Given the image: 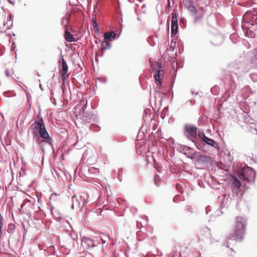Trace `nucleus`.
<instances>
[{
  "instance_id": "nucleus-1",
  "label": "nucleus",
  "mask_w": 257,
  "mask_h": 257,
  "mask_svg": "<svg viewBox=\"0 0 257 257\" xmlns=\"http://www.w3.org/2000/svg\"><path fill=\"white\" fill-rule=\"evenodd\" d=\"M35 126L34 130L32 132L33 141L38 146L44 151V144H47L53 148V139L51 137L48 133L43 119L42 117L38 114L36 120L35 122Z\"/></svg>"
},
{
  "instance_id": "nucleus-2",
  "label": "nucleus",
  "mask_w": 257,
  "mask_h": 257,
  "mask_svg": "<svg viewBox=\"0 0 257 257\" xmlns=\"http://www.w3.org/2000/svg\"><path fill=\"white\" fill-rule=\"evenodd\" d=\"M246 225V220L240 216L236 217V226L235 233L230 236L227 239L226 247H229V244H231V241H241L245 233V226Z\"/></svg>"
},
{
  "instance_id": "nucleus-3",
  "label": "nucleus",
  "mask_w": 257,
  "mask_h": 257,
  "mask_svg": "<svg viewBox=\"0 0 257 257\" xmlns=\"http://www.w3.org/2000/svg\"><path fill=\"white\" fill-rule=\"evenodd\" d=\"M227 71L229 73L230 85L232 87L236 85L235 81L243 73L244 67L241 63L233 62L229 64Z\"/></svg>"
},
{
  "instance_id": "nucleus-4",
  "label": "nucleus",
  "mask_w": 257,
  "mask_h": 257,
  "mask_svg": "<svg viewBox=\"0 0 257 257\" xmlns=\"http://www.w3.org/2000/svg\"><path fill=\"white\" fill-rule=\"evenodd\" d=\"M187 10L189 12L190 15L193 17L195 24L202 23L204 17L203 13L199 12V11H198L196 8L191 4L188 6Z\"/></svg>"
},
{
  "instance_id": "nucleus-5",
  "label": "nucleus",
  "mask_w": 257,
  "mask_h": 257,
  "mask_svg": "<svg viewBox=\"0 0 257 257\" xmlns=\"http://www.w3.org/2000/svg\"><path fill=\"white\" fill-rule=\"evenodd\" d=\"M185 136L189 140H191L195 145L196 143L193 141L191 138H195L197 136V127L192 124L186 123L184 126Z\"/></svg>"
},
{
  "instance_id": "nucleus-6",
  "label": "nucleus",
  "mask_w": 257,
  "mask_h": 257,
  "mask_svg": "<svg viewBox=\"0 0 257 257\" xmlns=\"http://www.w3.org/2000/svg\"><path fill=\"white\" fill-rule=\"evenodd\" d=\"M81 120L86 123L93 124L98 122V117L96 114L85 112L84 110L81 116Z\"/></svg>"
},
{
  "instance_id": "nucleus-7",
  "label": "nucleus",
  "mask_w": 257,
  "mask_h": 257,
  "mask_svg": "<svg viewBox=\"0 0 257 257\" xmlns=\"http://www.w3.org/2000/svg\"><path fill=\"white\" fill-rule=\"evenodd\" d=\"M155 73L154 75L155 80L158 83V84H161V79L160 78L161 72L162 71V65L161 64L157 63L154 68Z\"/></svg>"
},
{
  "instance_id": "nucleus-8",
  "label": "nucleus",
  "mask_w": 257,
  "mask_h": 257,
  "mask_svg": "<svg viewBox=\"0 0 257 257\" xmlns=\"http://www.w3.org/2000/svg\"><path fill=\"white\" fill-rule=\"evenodd\" d=\"M81 242L82 245L86 248H91L95 246L94 241L86 236L81 238Z\"/></svg>"
},
{
  "instance_id": "nucleus-9",
  "label": "nucleus",
  "mask_w": 257,
  "mask_h": 257,
  "mask_svg": "<svg viewBox=\"0 0 257 257\" xmlns=\"http://www.w3.org/2000/svg\"><path fill=\"white\" fill-rule=\"evenodd\" d=\"M62 61V70L61 71V77L62 79H65V75L67 74L68 71V67L67 64V63L65 59L63 58V56H62L61 57Z\"/></svg>"
},
{
  "instance_id": "nucleus-10",
  "label": "nucleus",
  "mask_w": 257,
  "mask_h": 257,
  "mask_svg": "<svg viewBox=\"0 0 257 257\" xmlns=\"http://www.w3.org/2000/svg\"><path fill=\"white\" fill-rule=\"evenodd\" d=\"M198 161L200 163H211L212 162V158L207 155H200L198 157Z\"/></svg>"
},
{
  "instance_id": "nucleus-11",
  "label": "nucleus",
  "mask_w": 257,
  "mask_h": 257,
  "mask_svg": "<svg viewBox=\"0 0 257 257\" xmlns=\"http://www.w3.org/2000/svg\"><path fill=\"white\" fill-rule=\"evenodd\" d=\"M116 34L114 31L107 32L104 34L103 38L105 41H112L115 39Z\"/></svg>"
},
{
  "instance_id": "nucleus-12",
  "label": "nucleus",
  "mask_w": 257,
  "mask_h": 257,
  "mask_svg": "<svg viewBox=\"0 0 257 257\" xmlns=\"http://www.w3.org/2000/svg\"><path fill=\"white\" fill-rule=\"evenodd\" d=\"M50 210L51 214L55 217L57 221H60L61 219L59 211L52 205L50 206Z\"/></svg>"
},
{
  "instance_id": "nucleus-13",
  "label": "nucleus",
  "mask_w": 257,
  "mask_h": 257,
  "mask_svg": "<svg viewBox=\"0 0 257 257\" xmlns=\"http://www.w3.org/2000/svg\"><path fill=\"white\" fill-rule=\"evenodd\" d=\"M203 142L209 146L213 147L214 148H218L217 143L214 140L209 138L207 137H204Z\"/></svg>"
},
{
  "instance_id": "nucleus-14",
  "label": "nucleus",
  "mask_w": 257,
  "mask_h": 257,
  "mask_svg": "<svg viewBox=\"0 0 257 257\" xmlns=\"http://www.w3.org/2000/svg\"><path fill=\"white\" fill-rule=\"evenodd\" d=\"M178 20L177 21H171V33L173 35H176L178 32Z\"/></svg>"
},
{
  "instance_id": "nucleus-15",
  "label": "nucleus",
  "mask_w": 257,
  "mask_h": 257,
  "mask_svg": "<svg viewBox=\"0 0 257 257\" xmlns=\"http://www.w3.org/2000/svg\"><path fill=\"white\" fill-rule=\"evenodd\" d=\"M70 14L67 13L65 16L62 18V24L65 27V28H67L69 21L70 18Z\"/></svg>"
},
{
  "instance_id": "nucleus-16",
  "label": "nucleus",
  "mask_w": 257,
  "mask_h": 257,
  "mask_svg": "<svg viewBox=\"0 0 257 257\" xmlns=\"http://www.w3.org/2000/svg\"><path fill=\"white\" fill-rule=\"evenodd\" d=\"M65 39L69 42L75 41L73 36L68 31L67 28H66L65 31Z\"/></svg>"
},
{
  "instance_id": "nucleus-17",
  "label": "nucleus",
  "mask_w": 257,
  "mask_h": 257,
  "mask_svg": "<svg viewBox=\"0 0 257 257\" xmlns=\"http://www.w3.org/2000/svg\"><path fill=\"white\" fill-rule=\"evenodd\" d=\"M111 47V44L108 42L107 41L105 40L101 42V49L102 51H104L107 49H110Z\"/></svg>"
},
{
  "instance_id": "nucleus-18",
  "label": "nucleus",
  "mask_w": 257,
  "mask_h": 257,
  "mask_svg": "<svg viewBox=\"0 0 257 257\" xmlns=\"http://www.w3.org/2000/svg\"><path fill=\"white\" fill-rule=\"evenodd\" d=\"M191 150V149L186 146H181L180 148V151L181 153H182L184 154H186L187 153L190 154V151Z\"/></svg>"
},
{
  "instance_id": "nucleus-19",
  "label": "nucleus",
  "mask_w": 257,
  "mask_h": 257,
  "mask_svg": "<svg viewBox=\"0 0 257 257\" xmlns=\"http://www.w3.org/2000/svg\"><path fill=\"white\" fill-rule=\"evenodd\" d=\"M250 66L252 68H257V58L254 56L250 59Z\"/></svg>"
},
{
  "instance_id": "nucleus-20",
  "label": "nucleus",
  "mask_w": 257,
  "mask_h": 257,
  "mask_svg": "<svg viewBox=\"0 0 257 257\" xmlns=\"http://www.w3.org/2000/svg\"><path fill=\"white\" fill-rule=\"evenodd\" d=\"M233 185H234V186L236 188H239L240 187V186H241V182L235 177H233Z\"/></svg>"
},
{
  "instance_id": "nucleus-21",
  "label": "nucleus",
  "mask_w": 257,
  "mask_h": 257,
  "mask_svg": "<svg viewBox=\"0 0 257 257\" xmlns=\"http://www.w3.org/2000/svg\"><path fill=\"white\" fill-rule=\"evenodd\" d=\"M96 123H94L93 124H91L90 128L93 131L97 132L100 130V127Z\"/></svg>"
},
{
  "instance_id": "nucleus-22",
  "label": "nucleus",
  "mask_w": 257,
  "mask_h": 257,
  "mask_svg": "<svg viewBox=\"0 0 257 257\" xmlns=\"http://www.w3.org/2000/svg\"><path fill=\"white\" fill-rule=\"evenodd\" d=\"M239 179H242L243 181H245L247 182H250V180L248 178V177L244 174L243 172L242 173L240 174L239 176Z\"/></svg>"
},
{
  "instance_id": "nucleus-23",
  "label": "nucleus",
  "mask_w": 257,
  "mask_h": 257,
  "mask_svg": "<svg viewBox=\"0 0 257 257\" xmlns=\"http://www.w3.org/2000/svg\"><path fill=\"white\" fill-rule=\"evenodd\" d=\"M160 177L159 175H155V177H154V183L157 187H159L160 185Z\"/></svg>"
},
{
  "instance_id": "nucleus-24",
  "label": "nucleus",
  "mask_w": 257,
  "mask_h": 257,
  "mask_svg": "<svg viewBox=\"0 0 257 257\" xmlns=\"http://www.w3.org/2000/svg\"><path fill=\"white\" fill-rule=\"evenodd\" d=\"M122 168H119L117 172V178L120 182L122 181Z\"/></svg>"
},
{
  "instance_id": "nucleus-25",
  "label": "nucleus",
  "mask_w": 257,
  "mask_h": 257,
  "mask_svg": "<svg viewBox=\"0 0 257 257\" xmlns=\"http://www.w3.org/2000/svg\"><path fill=\"white\" fill-rule=\"evenodd\" d=\"M92 25L94 28V31L95 33H98L99 32V30L98 27L97 26V24L96 21H94L92 23Z\"/></svg>"
},
{
  "instance_id": "nucleus-26",
  "label": "nucleus",
  "mask_w": 257,
  "mask_h": 257,
  "mask_svg": "<svg viewBox=\"0 0 257 257\" xmlns=\"http://www.w3.org/2000/svg\"><path fill=\"white\" fill-rule=\"evenodd\" d=\"M72 202L73 203H74L75 205H80V203L78 201L77 198L75 195H74L72 197Z\"/></svg>"
},
{
  "instance_id": "nucleus-27",
  "label": "nucleus",
  "mask_w": 257,
  "mask_h": 257,
  "mask_svg": "<svg viewBox=\"0 0 257 257\" xmlns=\"http://www.w3.org/2000/svg\"><path fill=\"white\" fill-rule=\"evenodd\" d=\"M248 171H249V173H250V174L253 175V181L254 182L255 179V176H256V172H255V170L253 169H252V168H249Z\"/></svg>"
},
{
  "instance_id": "nucleus-28",
  "label": "nucleus",
  "mask_w": 257,
  "mask_h": 257,
  "mask_svg": "<svg viewBox=\"0 0 257 257\" xmlns=\"http://www.w3.org/2000/svg\"><path fill=\"white\" fill-rule=\"evenodd\" d=\"M15 228V226L13 224H10L8 226V231L9 232H11L13 231Z\"/></svg>"
},
{
  "instance_id": "nucleus-29",
  "label": "nucleus",
  "mask_w": 257,
  "mask_h": 257,
  "mask_svg": "<svg viewBox=\"0 0 257 257\" xmlns=\"http://www.w3.org/2000/svg\"><path fill=\"white\" fill-rule=\"evenodd\" d=\"M185 210L189 212L190 213H193V209L190 205H187L185 207Z\"/></svg>"
},
{
  "instance_id": "nucleus-30",
  "label": "nucleus",
  "mask_w": 257,
  "mask_h": 257,
  "mask_svg": "<svg viewBox=\"0 0 257 257\" xmlns=\"http://www.w3.org/2000/svg\"><path fill=\"white\" fill-rule=\"evenodd\" d=\"M57 195L55 194H53L51 195V196L50 197V203L52 202V201H54L55 200H56V198H57Z\"/></svg>"
},
{
  "instance_id": "nucleus-31",
  "label": "nucleus",
  "mask_w": 257,
  "mask_h": 257,
  "mask_svg": "<svg viewBox=\"0 0 257 257\" xmlns=\"http://www.w3.org/2000/svg\"><path fill=\"white\" fill-rule=\"evenodd\" d=\"M220 38V41L218 43H216L214 40H213V43L214 45H219V44H220L221 42H222V37L221 36H216V37H215L214 38Z\"/></svg>"
},
{
  "instance_id": "nucleus-32",
  "label": "nucleus",
  "mask_w": 257,
  "mask_h": 257,
  "mask_svg": "<svg viewBox=\"0 0 257 257\" xmlns=\"http://www.w3.org/2000/svg\"><path fill=\"white\" fill-rule=\"evenodd\" d=\"M103 51L101 50V51H98L97 52H96V55L97 56L102 57L103 55Z\"/></svg>"
},
{
  "instance_id": "nucleus-33",
  "label": "nucleus",
  "mask_w": 257,
  "mask_h": 257,
  "mask_svg": "<svg viewBox=\"0 0 257 257\" xmlns=\"http://www.w3.org/2000/svg\"><path fill=\"white\" fill-rule=\"evenodd\" d=\"M250 78L253 81H256L257 80V75L254 74L250 75Z\"/></svg>"
},
{
  "instance_id": "nucleus-34",
  "label": "nucleus",
  "mask_w": 257,
  "mask_h": 257,
  "mask_svg": "<svg viewBox=\"0 0 257 257\" xmlns=\"http://www.w3.org/2000/svg\"><path fill=\"white\" fill-rule=\"evenodd\" d=\"M177 21V15L176 14L174 13V14H173L172 15V20L171 21Z\"/></svg>"
},
{
  "instance_id": "nucleus-35",
  "label": "nucleus",
  "mask_w": 257,
  "mask_h": 257,
  "mask_svg": "<svg viewBox=\"0 0 257 257\" xmlns=\"http://www.w3.org/2000/svg\"><path fill=\"white\" fill-rule=\"evenodd\" d=\"M188 102H189L190 104L191 105H193L196 104V101L195 99H190V100H188Z\"/></svg>"
},
{
  "instance_id": "nucleus-36",
  "label": "nucleus",
  "mask_w": 257,
  "mask_h": 257,
  "mask_svg": "<svg viewBox=\"0 0 257 257\" xmlns=\"http://www.w3.org/2000/svg\"><path fill=\"white\" fill-rule=\"evenodd\" d=\"M197 10L199 11V12L200 13H203V15H204L205 10L203 7H200L198 9H197Z\"/></svg>"
},
{
  "instance_id": "nucleus-37",
  "label": "nucleus",
  "mask_w": 257,
  "mask_h": 257,
  "mask_svg": "<svg viewBox=\"0 0 257 257\" xmlns=\"http://www.w3.org/2000/svg\"><path fill=\"white\" fill-rule=\"evenodd\" d=\"M199 137L201 138L202 140L203 141L204 140V137H206L204 133H199Z\"/></svg>"
},
{
  "instance_id": "nucleus-38",
  "label": "nucleus",
  "mask_w": 257,
  "mask_h": 257,
  "mask_svg": "<svg viewBox=\"0 0 257 257\" xmlns=\"http://www.w3.org/2000/svg\"><path fill=\"white\" fill-rule=\"evenodd\" d=\"M6 75L8 77H9L10 76V73H9V72L8 70H6Z\"/></svg>"
},
{
  "instance_id": "nucleus-39",
  "label": "nucleus",
  "mask_w": 257,
  "mask_h": 257,
  "mask_svg": "<svg viewBox=\"0 0 257 257\" xmlns=\"http://www.w3.org/2000/svg\"><path fill=\"white\" fill-rule=\"evenodd\" d=\"M177 198H178V196L176 195V196H175L173 199V201L174 202H177Z\"/></svg>"
},
{
  "instance_id": "nucleus-40",
  "label": "nucleus",
  "mask_w": 257,
  "mask_h": 257,
  "mask_svg": "<svg viewBox=\"0 0 257 257\" xmlns=\"http://www.w3.org/2000/svg\"><path fill=\"white\" fill-rule=\"evenodd\" d=\"M12 19V16L11 15H9V17L8 18V21H11Z\"/></svg>"
},
{
  "instance_id": "nucleus-41",
  "label": "nucleus",
  "mask_w": 257,
  "mask_h": 257,
  "mask_svg": "<svg viewBox=\"0 0 257 257\" xmlns=\"http://www.w3.org/2000/svg\"><path fill=\"white\" fill-rule=\"evenodd\" d=\"M100 240L102 243V244H104L106 242V240H105L104 238H102V237L100 238Z\"/></svg>"
},
{
  "instance_id": "nucleus-42",
  "label": "nucleus",
  "mask_w": 257,
  "mask_h": 257,
  "mask_svg": "<svg viewBox=\"0 0 257 257\" xmlns=\"http://www.w3.org/2000/svg\"><path fill=\"white\" fill-rule=\"evenodd\" d=\"M87 203V201H85V200H84V201H83V203L82 207H83L84 205L86 204Z\"/></svg>"
},
{
  "instance_id": "nucleus-43",
  "label": "nucleus",
  "mask_w": 257,
  "mask_h": 257,
  "mask_svg": "<svg viewBox=\"0 0 257 257\" xmlns=\"http://www.w3.org/2000/svg\"><path fill=\"white\" fill-rule=\"evenodd\" d=\"M248 33H249L250 36H251L252 35V34L253 33V32L250 30V31H249V32Z\"/></svg>"
},
{
  "instance_id": "nucleus-44",
  "label": "nucleus",
  "mask_w": 257,
  "mask_h": 257,
  "mask_svg": "<svg viewBox=\"0 0 257 257\" xmlns=\"http://www.w3.org/2000/svg\"><path fill=\"white\" fill-rule=\"evenodd\" d=\"M39 87L42 90H43V88H42V85L41 84H40Z\"/></svg>"
},
{
  "instance_id": "nucleus-45",
  "label": "nucleus",
  "mask_w": 257,
  "mask_h": 257,
  "mask_svg": "<svg viewBox=\"0 0 257 257\" xmlns=\"http://www.w3.org/2000/svg\"><path fill=\"white\" fill-rule=\"evenodd\" d=\"M26 202H23L22 203V204L21 205V208H23L24 206V205L26 204Z\"/></svg>"
},
{
  "instance_id": "nucleus-46",
  "label": "nucleus",
  "mask_w": 257,
  "mask_h": 257,
  "mask_svg": "<svg viewBox=\"0 0 257 257\" xmlns=\"http://www.w3.org/2000/svg\"><path fill=\"white\" fill-rule=\"evenodd\" d=\"M75 205V204H74V203H72V205H71V208H72V209H74V205Z\"/></svg>"
},
{
  "instance_id": "nucleus-47",
  "label": "nucleus",
  "mask_w": 257,
  "mask_h": 257,
  "mask_svg": "<svg viewBox=\"0 0 257 257\" xmlns=\"http://www.w3.org/2000/svg\"><path fill=\"white\" fill-rule=\"evenodd\" d=\"M180 186H176V188L178 189V190L182 194L183 193V192H182L181 191H180L179 189V187Z\"/></svg>"
},
{
  "instance_id": "nucleus-48",
  "label": "nucleus",
  "mask_w": 257,
  "mask_h": 257,
  "mask_svg": "<svg viewBox=\"0 0 257 257\" xmlns=\"http://www.w3.org/2000/svg\"><path fill=\"white\" fill-rule=\"evenodd\" d=\"M154 37H152V36H151V37H149V39H150H150H151V40H154Z\"/></svg>"
},
{
  "instance_id": "nucleus-49",
  "label": "nucleus",
  "mask_w": 257,
  "mask_h": 257,
  "mask_svg": "<svg viewBox=\"0 0 257 257\" xmlns=\"http://www.w3.org/2000/svg\"><path fill=\"white\" fill-rule=\"evenodd\" d=\"M93 170V168H91V169H89V171L91 172H92V170Z\"/></svg>"
},
{
  "instance_id": "nucleus-50",
  "label": "nucleus",
  "mask_w": 257,
  "mask_h": 257,
  "mask_svg": "<svg viewBox=\"0 0 257 257\" xmlns=\"http://www.w3.org/2000/svg\"><path fill=\"white\" fill-rule=\"evenodd\" d=\"M137 19L138 21H140V20L139 17H137Z\"/></svg>"
},
{
  "instance_id": "nucleus-51",
  "label": "nucleus",
  "mask_w": 257,
  "mask_h": 257,
  "mask_svg": "<svg viewBox=\"0 0 257 257\" xmlns=\"http://www.w3.org/2000/svg\"><path fill=\"white\" fill-rule=\"evenodd\" d=\"M67 223L70 225V227H71V225L69 224V222L68 221H67Z\"/></svg>"
},
{
  "instance_id": "nucleus-52",
  "label": "nucleus",
  "mask_w": 257,
  "mask_h": 257,
  "mask_svg": "<svg viewBox=\"0 0 257 257\" xmlns=\"http://www.w3.org/2000/svg\"><path fill=\"white\" fill-rule=\"evenodd\" d=\"M191 93H192V95H193V94H194V92H193V91H192V92H191Z\"/></svg>"
},
{
  "instance_id": "nucleus-53",
  "label": "nucleus",
  "mask_w": 257,
  "mask_h": 257,
  "mask_svg": "<svg viewBox=\"0 0 257 257\" xmlns=\"http://www.w3.org/2000/svg\"><path fill=\"white\" fill-rule=\"evenodd\" d=\"M27 96L28 99H29V95L28 94H27Z\"/></svg>"
},
{
  "instance_id": "nucleus-54",
  "label": "nucleus",
  "mask_w": 257,
  "mask_h": 257,
  "mask_svg": "<svg viewBox=\"0 0 257 257\" xmlns=\"http://www.w3.org/2000/svg\"><path fill=\"white\" fill-rule=\"evenodd\" d=\"M86 197H87V198H88V194H86Z\"/></svg>"
},
{
  "instance_id": "nucleus-55",
  "label": "nucleus",
  "mask_w": 257,
  "mask_h": 257,
  "mask_svg": "<svg viewBox=\"0 0 257 257\" xmlns=\"http://www.w3.org/2000/svg\"><path fill=\"white\" fill-rule=\"evenodd\" d=\"M38 76H40V75L39 73H38Z\"/></svg>"
},
{
  "instance_id": "nucleus-56",
  "label": "nucleus",
  "mask_w": 257,
  "mask_h": 257,
  "mask_svg": "<svg viewBox=\"0 0 257 257\" xmlns=\"http://www.w3.org/2000/svg\"><path fill=\"white\" fill-rule=\"evenodd\" d=\"M198 92L195 93V95H197Z\"/></svg>"
}]
</instances>
